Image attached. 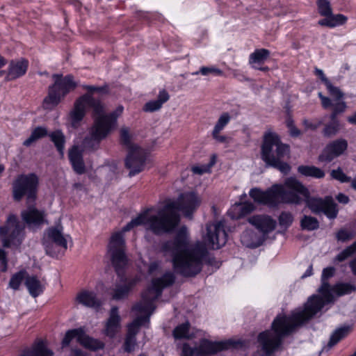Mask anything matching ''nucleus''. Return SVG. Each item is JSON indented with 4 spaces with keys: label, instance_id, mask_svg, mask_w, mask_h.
I'll return each instance as SVG.
<instances>
[{
    "label": "nucleus",
    "instance_id": "nucleus-30",
    "mask_svg": "<svg viewBox=\"0 0 356 356\" xmlns=\"http://www.w3.org/2000/svg\"><path fill=\"white\" fill-rule=\"evenodd\" d=\"M298 170L301 175L306 177L321 179L325 176L324 171L315 166L300 165L298 167Z\"/></svg>",
    "mask_w": 356,
    "mask_h": 356
},
{
    "label": "nucleus",
    "instance_id": "nucleus-18",
    "mask_svg": "<svg viewBox=\"0 0 356 356\" xmlns=\"http://www.w3.org/2000/svg\"><path fill=\"white\" fill-rule=\"evenodd\" d=\"M29 62L26 59L20 58L11 60L4 74H6V81H10L22 76L26 74Z\"/></svg>",
    "mask_w": 356,
    "mask_h": 356
},
{
    "label": "nucleus",
    "instance_id": "nucleus-14",
    "mask_svg": "<svg viewBox=\"0 0 356 356\" xmlns=\"http://www.w3.org/2000/svg\"><path fill=\"white\" fill-rule=\"evenodd\" d=\"M74 339L83 346L90 350H96L104 348V343L102 341L88 337L83 327L68 330L62 341L63 347L67 346Z\"/></svg>",
    "mask_w": 356,
    "mask_h": 356
},
{
    "label": "nucleus",
    "instance_id": "nucleus-38",
    "mask_svg": "<svg viewBox=\"0 0 356 356\" xmlns=\"http://www.w3.org/2000/svg\"><path fill=\"white\" fill-rule=\"evenodd\" d=\"M340 130V123L330 122L327 124H325L323 134L325 137H332L335 136L339 131Z\"/></svg>",
    "mask_w": 356,
    "mask_h": 356
},
{
    "label": "nucleus",
    "instance_id": "nucleus-51",
    "mask_svg": "<svg viewBox=\"0 0 356 356\" xmlns=\"http://www.w3.org/2000/svg\"><path fill=\"white\" fill-rule=\"evenodd\" d=\"M0 265L1 270L5 272L7 270V261L5 252L2 249H0Z\"/></svg>",
    "mask_w": 356,
    "mask_h": 356
},
{
    "label": "nucleus",
    "instance_id": "nucleus-21",
    "mask_svg": "<svg viewBox=\"0 0 356 356\" xmlns=\"http://www.w3.org/2000/svg\"><path fill=\"white\" fill-rule=\"evenodd\" d=\"M69 159L74 170L79 175L85 172V165L82 154L77 146H74L69 152Z\"/></svg>",
    "mask_w": 356,
    "mask_h": 356
},
{
    "label": "nucleus",
    "instance_id": "nucleus-2",
    "mask_svg": "<svg viewBox=\"0 0 356 356\" xmlns=\"http://www.w3.org/2000/svg\"><path fill=\"white\" fill-rule=\"evenodd\" d=\"M227 239L225 221L219 220L207 225L204 242L189 244L187 228L182 227L172 240L163 245V250L172 257L175 271L184 277H194L200 273L202 261L207 254V247L219 249Z\"/></svg>",
    "mask_w": 356,
    "mask_h": 356
},
{
    "label": "nucleus",
    "instance_id": "nucleus-53",
    "mask_svg": "<svg viewBox=\"0 0 356 356\" xmlns=\"http://www.w3.org/2000/svg\"><path fill=\"white\" fill-rule=\"evenodd\" d=\"M209 168L207 166H193L192 171L194 174L202 175L209 171Z\"/></svg>",
    "mask_w": 356,
    "mask_h": 356
},
{
    "label": "nucleus",
    "instance_id": "nucleus-46",
    "mask_svg": "<svg viewBox=\"0 0 356 356\" xmlns=\"http://www.w3.org/2000/svg\"><path fill=\"white\" fill-rule=\"evenodd\" d=\"M333 111L336 113H343L346 108V104L343 100H334Z\"/></svg>",
    "mask_w": 356,
    "mask_h": 356
},
{
    "label": "nucleus",
    "instance_id": "nucleus-63",
    "mask_svg": "<svg viewBox=\"0 0 356 356\" xmlns=\"http://www.w3.org/2000/svg\"><path fill=\"white\" fill-rule=\"evenodd\" d=\"M348 122L352 124H356V111L348 118Z\"/></svg>",
    "mask_w": 356,
    "mask_h": 356
},
{
    "label": "nucleus",
    "instance_id": "nucleus-1",
    "mask_svg": "<svg viewBox=\"0 0 356 356\" xmlns=\"http://www.w3.org/2000/svg\"><path fill=\"white\" fill-rule=\"evenodd\" d=\"M201 200L195 192L182 193L177 200H168L159 209L156 214H152L153 209H147L127 223L120 232L113 234L108 245L112 264L119 278V283L113 289L112 298L118 300L125 298L132 288L139 282V278L127 277L124 274V268L127 259L124 253V240L123 233L130 231L138 225H145L147 230L155 234H161L172 231L179 222L178 211L191 218L193 212L200 205Z\"/></svg>",
    "mask_w": 356,
    "mask_h": 356
},
{
    "label": "nucleus",
    "instance_id": "nucleus-10",
    "mask_svg": "<svg viewBox=\"0 0 356 356\" xmlns=\"http://www.w3.org/2000/svg\"><path fill=\"white\" fill-rule=\"evenodd\" d=\"M52 79L54 83L49 87L48 95L43 102V106L46 109H51L57 106L61 99L77 86L73 76L70 74L63 76L62 74H54Z\"/></svg>",
    "mask_w": 356,
    "mask_h": 356
},
{
    "label": "nucleus",
    "instance_id": "nucleus-41",
    "mask_svg": "<svg viewBox=\"0 0 356 356\" xmlns=\"http://www.w3.org/2000/svg\"><path fill=\"white\" fill-rule=\"evenodd\" d=\"M231 117L228 113H223L218 118L213 130L216 133L220 132L229 122Z\"/></svg>",
    "mask_w": 356,
    "mask_h": 356
},
{
    "label": "nucleus",
    "instance_id": "nucleus-6",
    "mask_svg": "<svg viewBox=\"0 0 356 356\" xmlns=\"http://www.w3.org/2000/svg\"><path fill=\"white\" fill-rule=\"evenodd\" d=\"M38 179L34 174L19 175L13 184V197L20 200L26 197L28 204L34 202L36 197ZM22 218L29 227H38L44 222V213L29 204L22 211Z\"/></svg>",
    "mask_w": 356,
    "mask_h": 356
},
{
    "label": "nucleus",
    "instance_id": "nucleus-20",
    "mask_svg": "<svg viewBox=\"0 0 356 356\" xmlns=\"http://www.w3.org/2000/svg\"><path fill=\"white\" fill-rule=\"evenodd\" d=\"M265 238L252 229L245 230L241 236V243L246 247L256 248L262 245Z\"/></svg>",
    "mask_w": 356,
    "mask_h": 356
},
{
    "label": "nucleus",
    "instance_id": "nucleus-43",
    "mask_svg": "<svg viewBox=\"0 0 356 356\" xmlns=\"http://www.w3.org/2000/svg\"><path fill=\"white\" fill-rule=\"evenodd\" d=\"M331 176L333 179H337L341 183L350 182L351 180V177L345 175L340 168L337 170H332L331 171Z\"/></svg>",
    "mask_w": 356,
    "mask_h": 356
},
{
    "label": "nucleus",
    "instance_id": "nucleus-32",
    "mask_svg": "<svg viewBox=\"0 0 356 356\" xmlns=\"http://www.w3.org/2000/svg\"><path fill=\"white\" fill-rule=\"evenodd\" d=\"M120 142L121 144L127 148L128 152L138 147L132 143V135L129 133V130L127 127H122L120 129Z\"/></svg>",
    "mask_w": 356,
    "mask_h": 356
},
{
    "label": "nucleus",
    "instance_id": "nucleus-27",
    "mask_svg": "<svg viewBox=\"0 0 356 356\" xmlns=\"http://www.w3.org/2000/svg\"><path fill=\"white\" fill-rule=\"evenodd\" d=\"M173 337L176 339H191L195 337V332L190 323L186 321L178 325L173 330Z\"/></svg>",
    "mask_w": 356,
    "mask_h": 356
},
{
    "label": "nucleus",
    "instance_id": "nucleus-7",
    "mask_svg": "<svg viewBox=\"0 0 356 356\" xmlns=\"http://www.w3.org/2000/svg\"><path fill=\"white\" fill-rule=\"evenodd\" d=\"M289 179H296L289 177L284 181V186L274 184L265 191L253 188L250 191L249 195L254 202L270 207H277L280 203L300 204L304 200V197L298 191L287 185Z\"/></svg>",
    "mask_w": 356,
    "mask_h": 356
},
{
    "label": "nucleus",
    "instance_id": "nucleus-39",
    "mask_svg": "<svg viewBox=\"0 0 356 356\" xmlns=\"http://www.w3.org/2000/svg\"><path fill=\"white\" fill-rule=\"evenodd\" d=\"M356 252V241L354 242L352 245L345 248L340 253H339L335 260L338 261H343L346 260L349 257L352 256L353 254Z\"/></svg>",
    "mask_w": 356,
    "mask_h": 356
},
{
    "label": "nucleus",
    "instance_id": "nucleus-37",
    "mask_svg": "<svg viewBox=\"0 0 356 356\" xmlns=\"http://www.w3.org/2000/svg\"><path fill=\"white\" fill-rule=\"evenodd\" d=\"M278 220L280 226L286 230L292 225L293 216L290 212L283 211L280 213Z\"/></svg>",
    "mask_w": 356,
    "mask_h": 356
},
{
    "label": "nucleus",
    "instance_id": "nucleus-54",
    "mask_svg": "<svg viewBox=\"0 0 356 356\" xmlns=\"http://www.w3.org/2000/svg\"><path fill=\"white\" fill-rule=\"evenodd\" d=\"M315 74L316 76L319 77V79L323 82V83L325 85L327 82L330 81V80L325 76L323 71L321 69L316 68L315 69Z\"/></svg>",
    "mask_w": 356,
    "mask_h": 356
},
{
    "label": "nucleus",
    "instance_id": "nucleus-35",
    "mask_svg": "<svg viewBox=\"0 0 356 356\" xmlns=\"http://www.w3.org/2000/svg\"><path fill=\"white\" fill-rule=\"evenodd\" d=\"M348 329V327H343L337 329L330 337V341L328 342V346L331 348L337 344L343 337L347 334Z\"/></svg>",
    "mask_w": 356,
    "mask_h": 356
},
{
    "label": "nucleus",
    "instance_id": "nucleus-44",
    "mask_svg": "<svg viewBox=\"0 0 356 356\" xmlns=\"http://www.w3.org/2000/svg\"><path fill=\"white\" fill-rule=\"evenodd\" d=\"M200 72L201 74L204 76H208V75H213V76H222L223 74V72L221 70L213 67H202L200 69Z\"/></svg>",
    "mask_w": 356,
    "mask_h": 356
},
{
    "label": "nucleus",
    "instance_id": "nucleus-28",
    "mask_svg": "<svg viewBox=\"0 0 356 356\" xmlns=\"http://www.w3.org/2000/svg\"><path fill=\"white\" fill-rule=\"evenodd\" d=\"M356 291V286L355 284L347 282H338L334 286H331V293L339 297L345 295H348Z\"/></svg>",
    "mask_w": 356,
    "mask_h": 356
},
{
    "label": "nucleus",
    "instance_id": "nucleus-36",
    "mask_svg": "<svg viewBox=\"0 0 356 356\" xmlns=\"http://www.w3.org/2000/svg\"><path fill=\"white\" fill-rule=\"evenodd\" d=\"M25 275V270H20L14 274L10 280L9 287L13 290L19 289L22 282L26 279Z\"/></svg>",
    "mask_w": 356,
    "mask_h": 356
},
{
    "label": "nucleus",
    "instance_id": "nucleus-48",
    "mask_svg": "<svg viewBox=\"0 0 356 356\" xmlns=\"http://www.w3.org/2000/svg\"><path fill=\"white\" fill-rule=\"evenodd\" d=\"M302 123L307 129L316 130L322 124V121L313 122L312 120L305 119Z\"/></svg>",
    "mask_w": 356,
    "mask_h": 356
},
{
    "label": "nucleus",
    "instance_id": "nucleus-47",
    "mask_svg": "<svg viewBox=\"0 0 356 356\" xmlns=\"http://www.w3.org/2000/svg\"><path fill=\"white\" fill-rule=\"evenodd\" d=\"M353 236V234L346 230V229H341L338 232L337 237L339 241H346L350 238H352Z\"/></svg>",
    "mask_w": 356,
    "mask_h": 356
},
{
    "label": "nucleus",
    "instance_id": "nucleus-40",
    "mask_svg": "<svg viewBox=\"0 0 356 356\" xmlns=\"http://www.w3.org/2000/svg\"><path fill=\"white\" fill-rule=\"evenodd\" d=\"M318 10L321 15L327 17L332 13L331 6L327 0H318Z\"/></svg>",
    "mask_w": 356,
    "mask_h": 356
},
{
    "label": "nucleus",
    "instance_id": "nucleus-55",
    "mask_svg": "<svg viewBox=\"0 0 356 356\" xmlns=\"http://www.w3.org/2000/svg\"><path fill=\"white\" fill-rule=\"evenodd\" d=\"M212 136L218 142L225 143L226 141V137L220 135V132L216 133V130H213Z\"/></svg>",
    "mask_w": 356,
    "mask_h": 356
},
{
    "label": "nucleus",
    "instance_id": "nucleus-9",
    "mask_svg": "<svg viewBox=\"0 0 356 356\" xmlns=\"http://www.w3.org/2000/svg\"><path fill=\"white\" fill-rule=\"evenodd\" d=\"M286 184L302 195L307 207L312 213L316 215L323 213L330 219L337 218V205L331 196H326L324 198L311 197L308 189L297 179H289Z\"/></svg>",
    "mask_w": 356,
    "mask_h": 356
},
{
    "label": "nucleus",
    "instance_id": "nucleus-8",
    "mask_svg": "<svg viewBox=\"0 0 356 356\" xmlns=\"http://www.w3.org/2000/svg\"><path fill=\"white\" fill-rule=\"evenodd\" d=\"M289 152V146L282 143L277 134L269 132L264 135L261 157L267 165L277 168L284 174H287L291 168L282 160Z\"/></svg>",
    "mask_w": 356,
    "mask_h": 356
},
{
    "label": "nucleus",
    "instance_id": "nucleus-25",
    "mask_svg": "<svg viewBox=\"0 0 356 356\" xmlns=\"http://www.w3.org/2000/svg\"><path fill=\"white\" fill-rule=\"evenodd\" d=\"M25 286L30 295L36 298L44 291V286L35 276H27L25 279Z\"/></svg>",
    "mask_w": 356,
    "mask_h": 356
},
{
    "label": "nucleus",
    "instance_id": "nucleus-52",
    "mask_svg": "<svg viewBox=\"0 0 356 356\" xmlns=\"http://www.w3.org/2000/svg\"><path fill=\"white\" fill-rule=\"evenodd\" d=\"M160 262L158 261H154L152 263H150L149 268H148V272L150 275L154 274L156 273L159 269L160 268Z\"/></svg>",
    "mask_w": 356,
    "mask_h": 356
},
{
    "label": "nucleus",
    "instance_id": "nucleus-42",
    "mask_svg": "<svg viewBox=\"0 0 356 356\" xmlns=\"http://www.w3.org/2000/svg\"><path fill=\"white\" fill-rule=\"evenodd\" d=\"M325 86L330 95L334 98V100L342 99L343 97V92L338 87L334 86L330 81L325 84Z\"/></svg>",
    "mask_w": 356,
    "mask_h": 356
},
{
    "label": "nucleus",
    "instance_id": "nucleus-56",
    "mask_svg": "<svg viewBox=\"0 0 356 356\" xmlns=\"http://www.w3.org/2000/svg\"><path fill=\"white\" fill-rule=\"evenodd\" d=\"M337 200L340 202V203H343V204H347L349 201V198L347 195L343 194V193H339L337 196Z\"/></svg>",
    "mask_w": 356,
    "mask_h": 356
},
{
    "label": "nucleus",
    "instance_id": "nucleus-50",
    "mask_svg": "<svg viewBox=\"0 0 356 356\" xmlns=\"http://www.w3.org/2000/svg\"><path fill=\"white\" fill-rule=\"evenodd\" d=\"M84 88H86L90 92H99V93H106L107 92V86H85Z\"/></svg>",
    "mask_w": 356,
    "mask_h": 356
},
{
    "label": "nucleus",
    "instance_id": "nucleus-13",
    "mask_svg": "<svg viewBox=\"0 0 356 356\" xmlns=\"http://www.w3.org/2000/svg\"><path fill=\"white\" fill-rule=\"evenodd\" d=\"M63 227L57 225L49 227L47 230V239L44 241V245L47 254L51 257H56L58 252L52 247L50 242L54 243L56 246L66 250L67 248V241L70 239V235H64L63 233Z\"/></svg>",
    "mask_w": 356,
    "mask_h": 356
},
{
    "label": "nucleus",
    "instance_id": "nucleus-31",
    "mask_svg": "<svg viewBox=\"0 0 356 356\" xmlns=\"http://www.w3.org/2000/svg\"><path fill=\"white\" fill-rule=\"evenodd\" d=\"M270 56V51L266 49H259L255 50L250 55V63L262 64Z\"/></svg>",
    "mask_w": 356,
    "mask_h": 356
},
{
    "label": "nucleus",
    "instance_id": "nucleus-12",
    "mask_svg": "<svg viewBox=\"0 0 356 356\" xmlns=\"http://www.w3.org/2000/svg\"><path fill=\"white\" fill-rule=\"evenodd\" d=\"M24 236V226L15 215L10 214L6 225L0 227V238L4 247L19 246Z\"/></svg>",
    "mask_w": 356,
    "mask_h": 356
},
{
    "label": "nucleus",
    "instance_id": "nucleus-3",
    "mask_svg": "<svg viewBox=\"0 0 356 356\" xmlns=\"http://www.w3.org/2000/svg\"><path fill=\"white\" fill-rule=\"evenodd\" d=\"M335 268L332 266L323 270L321 286L318 289L321 296L313 295L309 298L304 307L298 308L291 315H278L272 323V329L261 332L258 342L266 356L276 351L282 344V339L289 335L295 329L317 314L323 307L333 302L334 298L331 293L328 279L333 277Z\"/></svg>",
    "mask_w": 356,
    "mask_h": 356
},
{
    "label": "nucleus",
    "instance_id": "nucleus-57",
    "mask_svg": "<svg viewBox=\"0 0 356 356\" xmlns=\"http://www.w3.org/2000/svg\"><path fill=\"white\" fill-rule=\"evenodd\" d=\"M318 24H320L321 26H326L330 27V21L329 15L327 17H325V18L319 20Z\"/></svg>",
    "mask_w": 356,
    "mask_h": 356
},
{
    "label": "nucleus",
    "instance_id": "nucleus-58",
    "mask_svg": "<svg viewBox=\"0 0 356 356\" xmlns=\"http://www.w3.org/2000/svg\"><path fill=\"white\" fill-rule=\"evenodd\" d=\"M70 356H86V355L79 349H73L72 350Z\"/></svg>",
    "mask_w": 356,
    "mask_h": 356
},
{
    "label": "nucleus",
    "instance_id": "nucleus-22",
    "mask_svg": "<svg viewBox=\"0 0 356 356\" xmlns=\"http://www.w3.org/2000/svg\"><path fill=\"white\" fill-rule=\"evenodd\" d=\"M254 209V206L251 202L236 203L228 211V214L232 218L238 219L249 214Z\"/></svg>",
    "mask_w": 356,
    "mask_h": 356
},
{
    "label": "nucleus",
    "instance_id": "nucleus-33",
    "mask_svg": "<svg viewBox=\"0 0 356 356\" xmlns=\"http://www.w3.org/2000/svg\"><path fill=\"white\" fill-rule=\"evenodd\" d=\"M300 227L304 230L314 231L319 227V222L315 217L304 215L300 220Z\"/></svg>",
    "mask_w": 356,
    "mask_h": 356
},
{
    "label": "nucleus",
    "instance_id": "nucleus-60",
    "mask_svg": "<svg viewBox=\"0 0 356 356\" xmlns=\"http://www.w3.org/2000/svg\"><path fill=\"white\" fill-rule=\"evenodd\" d=\"M349 266L353 275H356V257L350 262Z\"/></svg>",
    "mask_w": 356,
    "mask_h": 356
},
{
    "label": "nucleus",
    "instance_id": "nucleus-64",
    "mask_svg": "<svg viewBox=\"0 0 356 356\" xmlns=\"http://www.w3.org/2000/svg\"><path fill=\"white\" fill-rule=\"evenodd\" d=\"M187 348H188V344H184L183 346V348H182L181 356H190V355H187Z\"/></svg>",
    "mask_w": 356,
    "mask_h": 356
},
{
    "label": "nucleus",
    "instance_id": "nucleus-19",
    "mask_svg": "<svg viewBox=\"0 0 356 356\" xmlns=\"http://www.w3.org/2000/svg\"><path fill=\"white\" fill-rule=\"evenodd\" d=\"M121 317L118 314V308L114 306L111 308L109 314V318L107 320L104 333L110 338H113L120 330Z\"/></svg>",
    "mask_w": 356,
    "mask_h": 356
},
{
    "label": "nucleus",
    "instance_id": "nucleus-5",
    "mask_svg": "<svg viewBox=\"0 0 356 356\" xmlns=\"http://www.w3.org/2000/svg\"><path fill=\"white\" fill-rule=\"evenodd\" d=\"M175 280L174 274L167 272L161 277L154 279L151 286L142 293L141 300L132 309L141 315L137 316L128 325L127 334L124 343V349L126 352L131 353L134 350L136 345V336L140 327L149 323L150 316L155 309L154 302L161 295L163 289L172 285Z\"/></svg>",
    "mask_w": 356,
    "mask_h": 356
},
{
    "label": "nucleus",
    "instance_id": "nucleus-45",
    "mask_svg": "<svg viewBox=\"0 0 356 356\" xmlns=\"http://www.w3.org/2000/svg\"><path fill=\"white\" fill-rule=\"evenodd\" d=\"M329 17L330 21V27H335L344 24L347 20V18L341 14L334 15L332 13L330 15H329Z\"/></svg>",
    "mask_w": 356,
    "mask_h": 356
},
{
    "label": "nucleus",
    "instance_id": "nucleus-17",
    "mask_svg": "<svg viewBox=\"0 0 356 356\" xmlns=\"http://www.w3.org/2000/svg\"><path fill=\"white\" fill-rule=\"evenodd\" d=\"M248 221L261 232L264 238L268 233L275 229L277 225L274 219L266 215L253 216L249 218Z\"/></svg>",
    "mask_w": 356,
    "mask_h": 356
},
{
    "label": "nucleus",
    "instance_id": "nucleus-24",
    "mask_svg": "<svg viewBox=\"0 0 356 356\" xmlns=\"http://www.w3.org/2000/svg\"><path fill=\"white\" fill-rule=\"evenodd\" d=\"M170 98L169 94L165 90H161L159 92L158 98L147 102L143 107L145 112H154L159 110L162 105Z\"/></svg>",
    "mask_w": 356,
    "mask_h": 356
},
{
    "label": "nucleus",
    "instance_id": "nucleus-11",
    "mask_svg": "<svg viewBox=\"0 0 356 356\" xmlns=\"http://www.w3.org/2000/svg\"><path fill=\"white\" fill-rule=\"evenodd\" d=\"M240 340L227 339L220 341H212L206 339L200 340L199 346L193 348L188 345L187 355L210 356L219 351L241 346Z\"/></svg>",
    "mask_w": 356,
    "mask_h": 356
},
{
    "label": "nucleus",
    "instance_id": "nucleus-49",
    "mask_svg": "<svg viewBox=\"0 0 356 356\" xmlns=\"http://www.w3.org/2000/svg\"><path fill=\"white\" fill-rule=\"evenodd\" d=\"M318 97L321 100L322 106L324 108L327 109L333 106L334 99L332 100L329 97H327L323 95V94L321 92H318Z\"/></svg>",
    "mask_w": 356,
    "mask_h": 356
},
{
    "label": "nucleus",
    "instance_id": "nucleus-4",
    "mask_svg": "<svg viewBox=\"0 0 356 356\" xmlns=\"http://www.w3.org/2000/svg\"><path fill=\"white\" fill-rule=\"evenodd\" d=\"M88 108L92 109L94 124L88 135L84 138L83 145L87 149L95 150L99 147L100 142L115 127L117 119L122 113L124 107L120 105L113 112L106 114L104 106L100 100L95 99L90 95H84L75 102L74 108L70 113L69 119L72 127L76 128L79 126Z\"/></svg>",
    "mask_w": 356,
    "mask_h": 356
},
{
    "label": "nucleus",
    "instance_id": "nucleus-59",
    "mask_svg": "<svg viewBox=\"0 0 356 356\" xmlns=\"http://www.w3.org/2000/svg\"><path fill=\"white\" fill-rule=\"evenodd\" d=\"M312 271H313V267H312V265H310L307 268V269L306 270L305 273L302 275V278H305V277L311 276L312 275Z\"/></svg>",
    "mask_w": 356,
    "mask_h": 356
},
{
    "label": "nucleus",
    "instance_id": "nucleus-61",
    "mask_svg": "<svg viewBox=\"0 0 356 356\" xmlns=\"http://www.w3.org/2000/svg\"><path fill=\"white\" fill-rule=\"evenodd\" d=\"M339 114V113H336V111H333L330 115V122H339V121L337 120V115Z\"/></svg>",
    "mask_w": 356,
    "mask_h": 356
},
{
    "label": "nucleus",
    "instance_id": "nucleus-16",
    "mask_svg": "<svg viewBox=\"0 0 356 356\" xmlns=\"http://www.w3.org/2000/svg\"><path fill=\"white\" fill-rule=\"evenodd\" d=\"M347 147L348 142L346 140L343 138L335 140L327 145L318 159L321 161L330 162L334 158L343 154Z\"/></svg>",
    "mask_w": 356,
    "mask_h": 356
},
{
    "label": "nucleus",
    "instance_id": "nucleus-23",
    "mask_svg": "<svg viewBox=\"0 0 356 356\" xmlns=\"http://www.w3.org/2000/svg\"><path fill=\"white\" fill-rule=\"evenodd\" d=\"M76 300L79 303L88 307L98 308L101 305L96 293L90 291H81L76 296Z\"/></svg>",
    "mask_w": 356,
    "mask_h": 356
},
{
    "label": "nucleus",
    "instance_id": "nucleus-15",
    "mask_svg": "<svg viewBox=\"0 0 356 356\" xmlns=\"http://www.w3.org/2000/svg\"><path fill=\"white\" fill-rule=\"evenodd\" d=\"M147 156V152L139 146L128 152L125 166L129 170V177H134L143 170Z\"/></svg>",
    "mask_w": 356,
    "mask_h": 356
},
{
    "label": "nucleus",
    "instance_id": "nucleus-29",
    "mask_svg": "<svg viewBox=\"0 0 356 356\" xmlns=\"http://www.w3.org/2000/svg\"><path fill=\"white\" fill-rule=\"evenodd\" d=\"M51 140L54 143L58 152L61 156L64 154L65 136L60 130H56L49 134Z\"/></svg>",
    "mask_w": 356,
    "mask_h": 356
},
{
    "label": "nucleus",
    "instance_id": "nucleus-62",
    "mask_svg": "<svg viewBox=\"0 0 356 356\" xmlns=\"http://www.w3.org/2000/svg\"><path fill=\"white\" fill-rule=\"evenodd\" d=\"M290 134L292 136H298L300 135V131L295 127H291L290 128Z\"/></svg>",
    "mask_w": 356,
    "mask_h": 356
},
{
    "label": "nucleus",
    "instance_id": "nucleus-34",
    "mask_svg": "<svg viewBox=\"0 0 356 356\" xmlns=\"http://www.w3.org/2000/svg\"><path fill=\"white\" fill-rule=\"evenodd\" d=\"M47 135V131L44 127H38L35 128L31 132V136L24 141L23 145L29 147L33 142Z\"/></svg>",
    "mask_w": 356,
    "mask_h": 356
},
{
    "label": "nucleus",
    "instance_id": "nucleus-26",
    "mask_svg": "<svg viewBox=\"0 0 356 356\" xmlns=\"http://www.w3.org/2000/svg\"><path fill=\"white\" fill-rule=\"evenodd\" d=\"M53 352L48 349L42 341L36 342L31 349L24 350L20 356H53Z\"/></svg>",
    "mask_w": 356,
    "mask_h": 356
}]
</instances>
